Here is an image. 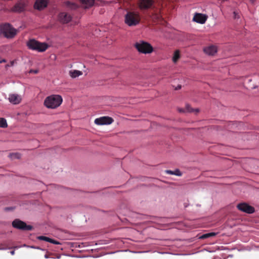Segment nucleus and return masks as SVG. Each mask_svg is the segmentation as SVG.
I'll return each instance as SVG.
<instances>
[{
  "instance_id": "f257e3e1",
  "label": "nucleus",
  "mask_w": 259,
  "mask_h": 259,
  "mask_svg": "<svg viewBox=\"0 0 259 259\" xmlns=\"http://www.w3.org/2000/svg\"><path fill=\"white\" fill-rule=\"evenodd\" d=\"M141 21L140 13L137 11H128L124 16V22L128 26H135Z\"/></svg>"
},
{
  "instance_id": "f03ea898",
  "label": "nucleus",
  "mask_w": 259,
  "mask_h": 259,
  "mask_svg": "<svg viewBox=\"0 0 259 259\" xmlns=\"http://www.w3.org/2000/svg\"><path fill=\"white\" fill-rule=\"evenodd\" d=\"M62 101L61 96L53 95L46 98L44 101V105L48 108L55 109L61 104Z\"/></svg>"
},
{
  "instance_id": "7ed1b4c3",
  "label": "nucleus",
  "mask_w": 259,
  "mask_h": 259,
  "mask_svg": "<svg viewBox=\"0 0 259 259\" xmlns=\"http://www.w3.org/2000/svg\"><path fill=\"white\" fill-rule=\"evenodd\" d=\"M28 48L32 50L42 52L48 48V45L45 42H40L34 39H30L27 42Z\"/></svg>"
},
{
  "instance_id": "20e7f679",
  "label": "nucleus",
  "mask_w": 259,
  "mask_h": 259,
  "mask_svg": "<svg viewBox=\"0 0 259 259\" xmlns=\"http://www.w3.org/2000/svg\"><path fill=\"white\" fill-rule=\"evenodd\" d=\"M135 47L141 53L150 54L153 51L152 46L148 42L143 40H140L135 44Z\"/></svg>"
},
{
  "instance_id": "39448f33",
  "label": "nucleus",
  "mask_w": 259,
  "mask_h": 259,
  "mask_svg": "<svg viewBox=\"0 0 259 259\" xmlns=\"http://www.w3.org/2000/svg\"><path fill=\"white\" fill-rule=\"evenodd\" d=\"M1 31L7 38H13L16 34V30L8 23L1 25Z\"/></svg>"
},
{
  "instance_id": "423d86ee",
  "label": "nucleus",
  "mask_w": 259,
  "mask_h": 259,
  "mask_svg": "<svg viewBox=\"0 0 259 259\" xmlns=\"http://www.w3.org/2000/svg\"><path fill=\"white\" fill-rule=\"evenodd\" d=\"M12 226L16 229L23 231L31 230L33 228L31 225H27L25 222L19 219H15L12 222Z\"/></svg>"
},
{
  "instance_id": "0eeeda50",
  "label": "nucleus",
  "mask_w": 259,
  "mask_h": 259,
  "mask_svg": "<svg viewBox=\"0 0 259 259\" xmlns=\"http://www.w3.org/2000/svg\"><path fill=\"white\" fill-rule=\"evenodd\" d=\"M154 0H139L138 5L141 10H146L152 7Z\"/></svg>"
},
{
  "instance_id": "6e6552de",
  "label": "nucleus",
  "mask_w": 259,
  "mask_h": 259,
  "mask_svg": "<svg viewBox=\"0 0 259 259\" xmlns=\"http://www.w3.org/2000/svg\"><path fill=\"white\" fill-rule=\"evenodd\" d=\"M237 207L239 210L247 213H252L254 212V207L246 203H239L237 205Z\"/></svg>"
},
{
  "instance_id": "1a4fd4ad",
  "label": "nucleus",
  "mask_w": 259,
  "mask_h": 259,
  "mask_svg": "<svg viewBox=\"0 0 259 259\" xmlns=\"http://www.w3.org/2000/svg\"><path fill=\"white\" fill-rule=\"evenodd\" d=\"M113 121V119L108 116H103L95 120V123L97 125L110 124Z\"/></svg>"
},
{
  "instance_id": "9d476101",
  "label": "nucleus",
  "mask_w": 259,
  "mask_h": 259,
  "mask_svg": "<svg viewBox=\"0 0 259 259\" xmlns=\"http://www.w3.org/2000/svg\"><path fill=\"white\" fill-rule=\"evenodd\" d=\"M59 20L62 23H67L72 19V16L70 14L66 12H61L59 14Z\"/></svg>"
},
{
  "instance_id": "9b49d317",
  "label": "nucleus",
  "mask_w": 259,
  "mask_h": 259,
  "mask_svg": "<svg viewBox=\"0 0 259 259\" xmlns=\"http://www.w3.org/2000/svg\"><path fill=\"white\" fill-rule=\"evenodd\" d=\"M26 4L24 2H19L16 3L12 8V11L20 13L25 11Z\"/></svg>"
},
{
  "instance_id": "f8f14e48",
  "label": "nucleus",
  "mask_w": 259,
  "mask_h": 259,
  "mask_svg": "<svg viewBox=\"0 0 259 259\" xmlns=\"http://www.w3.org/2000/svg\"><path fill=\"white\" fill-rule=\"evenodd\" d=\"M8 100L11 103L16 105L19 104L21 102L22 98L20 95L18 94H11L9 95Z\"/></svg>"
},
{
  "instance_id": "ddd939ff",
  "label": "nucleus",
  "mask_w": 259,
  "mask_h": 259,
  "mask_svg": "<svg viewBox=\"0 0 259 259\" xmlns=\"http://www.w3.org/2000/svg\"><path fill=\"white\" fill-rule=\"evenodd\" d=\"M207 18V17L205 15L196 13L194 16L193 20L200 24H204L206 22Z\"/></svg>"
},
{
  "instance_id": "4468645a",
  "label": "nucleus",
  "mask_w": 259,
  "mask_h": 259,
  "mask_svg": "<svg viewBox=\"0 0 259 259\" xmlns=\"http://www.w3.org/2000/svg\"><path fill=\"white\" fill-rule=\"evenodd\" d=\"M48 1L47 0H36L34 7L35 9L41 10L47 6Z\"/></svg>"
},
{
  "instance_id": "2eb2a0df",
  "label": "nucleus",
  "mask_w": 259,
  "mask_h": 259,
  "mask_svg": "<svg viewBox=\"0 0 259 259\" xmlns=\"http://www.w3.org/2000/svg\"><path fill=\"white\" fill-rule=\"evenodd\" d=\"M204 52L209 55H213L217 53V49L216 47L214 46H210L205 48L204 49Z\"/></svg>"
},
{
  "instance_id": "dca6fc26",
  "label": "nucleus",
  "mask_w": 259,
  "mask_h": 259,
  "mask_svg": "<svg viewBox=\"0 0 259 259\" xmlns=\"http://www.w3.org/2000/svg\"><path fill=\"white\" fill-rule=\"evenodd\" d=\"M81 4L85 8L92 7L94 4L95 0H79Z\"/></svg>"
},
{
  "instance_id": "f3484780",
  "label": "nucleus",
  "mask_w": 259,
  "mask_h": 259,
  "mask_svg": "<svg viewBox=\"0 0 259 259\" xmlns=\"http://www.w3.org/2000/svg\"><path fill=\"white\" fill-rule=\"evenodd\" d=\"M69 74L72 78H75L82 74V72L79 70L70 71Z\"/></svg>"
},
{
  "instance_id": "a211bd4d",
  "label": "nucleus",
  "mask_w": 259,
  "mask_h": 259,
  "mask_svg": "<svg viewBox=\"0 0 259 259\" xmlns=\"http://www.w3.org/2000/svg\"><path fill=\"white\" fill-rule=\"evenodd\" d=\"M165 172L167 174L174 175L178 176H181L182 175V172L178 169H177L174 171L171 170H166Z\"/></svg>"
},
{
  "instance_id": "6ab92c4d",
  "label": "nucleus",
  "mask_w": 259,
  "mask_h": 259,
  "mask_svg": "<svg viewBox=\"0 0 259 259\" xmlns=\"http://www.w3.org/2000/svg\"><path fill=\"white\" fill-rule=\"evenodd\" d=\"M180 58V51L179 50H177L175 52L174 54V56L172 57V61L174 63H176L178 60Z\"/></svg>"
},
{
  "instance_id": "aec40b11",
  "label": "nucleus",
  "mask_w": 259,
  "mask_h": 259,
  "mask_svg": "<svg viewBox=\"0 0 259 259\" xmlns=\"http://www.w3.org/2000/svg\"><path fill=\"white\" fill-rule=\"evenodd\" d=\"M217 234V233L211 232L202 235L200 238L201 239H206L209 237H213Z\"/></svg>"
},
{
  "instance_id": "412c9836",
  "label": "nucleus",
  "mask_w": 259,
  "mask_h": 259,
  "mask_svg": "<svg viewBox=\"0 0 259 259\" xmlns=\"http://www.w3.org/2000/svg\"><path fill=\"white\" fill-rule=\"evenodd\" d=\"M66 4L67 7L71 9H76L78 8L77 5H76L75 3H71L70 2H67Z\"/></svg>"
},
{
  "instance_id": "4be33fe9",
  "label": "nucleus",
  "mask_w": 259,
  "mask_h": 259,
  "mask_svg": "<svg viewBox=\"0 0 259 259\" xmlns=\"http://www.w3.org/2000/svg\"><path fill=\"white\" fill-rule=\"evenodd\" d=\"M7 126L6 120L4 118H0V127L5 128Z\"/></svg>"
},
{
  "instance_id": "5701e85b",
  "label": "nucleus",
  "mask_w": 259,
  "mask_h": 259,
  "mask_svg": "<svg viewBox=\"0 0 259 259\" xmlns=\"http://www.w3.org/2000/svg\"><path fill=\"white\" fill-rule=\"evenodd\" d=\"M185 110L187 112H192L195 111L196 113H198L199 112L198 109H196L194 110L189 105H186Z\"/></svg>"
},
{
  "instance_id": "b1692460",
  "label": "nucleus",
  "mask_w": 259,
  "mask_h": 259,
  "mask_svg": "<svg viewBox=\"0 0 259 259\" xmlns=\"http://www.w3.org/2000/svg\"><path fill=\"white\" fill-rule=\"evenodd\" d=\"M37 238L40 240H43V241H45L49 242V241L50 240V238L46 237V236H38L37 237Z\"/></svg>"
},
{
  "instance_id": "393cba45",
  "label": "nucleus",
  "mask_w": 259,
  "mask_h": 259,
  "mask_svg": "<svg viewBox=\"0 0 259 259\" xmlns=\"http://www.w3.org/2000/svg\"><path fill=\"white\" fill-rule=\"evenodd\" d=\"M10 156L12 158L19 159L20 158L21 155L19 153H15L11 154Z\"/></svg>"
},
{
  "instance_id": "a878e982",
  "label": "nucleus",
  "mask_w": 259,
  "mask_h": 259,
  "mask_svg": "<svg viewBox=\"0 0 259 259\" xmlns=\"http://www.w3.org/2000/svg\"><path fill=\"white\" fill-rule=\"evenodd\" d=\"M49 242L52 243L54 244H60V243L59 242L57 241V240L52 239L51 238H50V240L49 241Z\"/></svg>"
},
{
  "instance_id": "bb28decb",
  "label": "nucleus",
  "mask_w": 259,
  "mask_h": 259,
  "mask_svg": "<svg viewBox=\"0 0 259 259\" xmlns=\"http://www.w3.org/2000/svg\"><path fill=\"white\" fill-rule=\"evenodd\" d=\"M179 112H185V109H179Z\"/></svg>"
},
{
  "instance_id": "cd10ccee",
  "label": "nucleus",
  "mask_w": 259,
  "mask_h": 259,
  "mask_svg": "<svg viewBox=\"0 0 259 259\" xmlns=\"http://www.w3.org/2000/svg\"><path fill=\"white\" fill-rule=\"evenodd\" d=\"M4 62H6V60L5 59H3V60H0V63H4Z\"/></svg>"
},
{
  "instance_id": "c85d7f7f",
  "label": "nucleus",
  "mask_w": 259,
  "mask_h": 259,
  "mask_svg": "<svg viewBox=\"0 0 259 259\" xmlns=\"http://www.w3.org/2000/svg\"><path fill=\"white\" fill-rule=\"evenodd\" d=\"M11 254L12 255H14L15 254V251L14 250H12L11 251Z\"/></svg>"
},
{
  "instance_id": "c756f323",
  "label": "nucleus",
  "mask_w": 259,
  "mask_h": 259,
  "mask_svg": "<svg viewBox=\"0 0 259 259\" xmlns=\"http://www.w3.org/2000/svg\"><path fill=\"white\" fill-rule=\"evenodd\" d=\"M6 210H10V209H11V208H9V207H8V208H6Z\"/></svg>"
},
{
  "instance_id": "7c9ffc66",
  "label": "nucleus",
  "mask_w": 259,
  "mask_h": 259,
  "mask_svg": "<svg viewBox=\"0 0 259 259\" xmlns=\"http://www.w3.org/2000/svg\"><path fill=\"white\" fill-rule=\"evenodd\" d=\"M250 2H251L252 3H253L255 0H250Z\"/></svg>"
},
{
  "instance_id": "2f4dec72",
  "label": "nucleus",
  "mask_w": 259,
  "mask_h": 259,
  "mask_svg": "<svg viewBox=\"0 0 259 259\" xmlns=\"http://www.w3.org/2000/svg\"><path fill=\"white\" fill-rule=\"evenodd\" d=\"M178 88H179V89H180V88H181V86L178 87Z\"/></svg>"
},
{
  "instance_id": "473e14b6",
  "label": "nucleus",
  "mask_w": 259,
  "mask_h": 259,
  "mask_svg": "<svg viewBox=\"0 0 259 259\" xmlns=\"http://www.w3.org/2000/svg\"><path fill=\"white\" fill-rule=\"evenodd\" d=\"M226 1V0H222V1H223V2H224V1Z\"/></svg>"
}]
</instances>
